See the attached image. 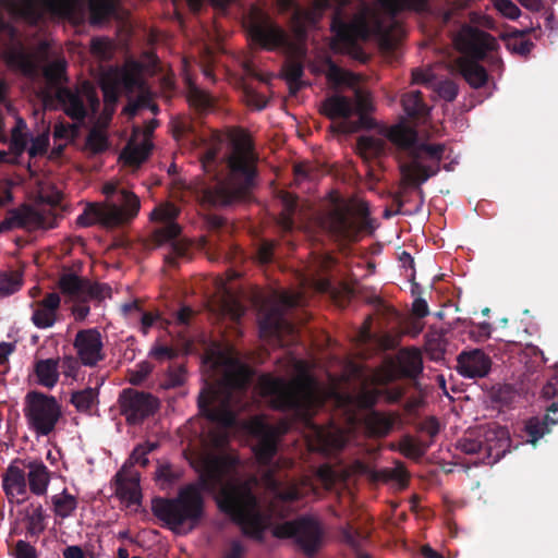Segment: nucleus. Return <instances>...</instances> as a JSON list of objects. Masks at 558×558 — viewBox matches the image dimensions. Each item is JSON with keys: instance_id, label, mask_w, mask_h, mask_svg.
Here are the masks:
<instances>
[{"instance_id": "nucleus-18", "label": "nucleus", "mask_w": 558, "mask_h": 558, "mask_svg": "<svg viewBox=\"0 0 558 558\" xmlns=\"http://www.w3.org/2000/svg\"><path fill=\"white\" fill-rule=\"evenodd\" d=\"M77 0H22L19 14L32 25L41 22L47 13L59 17H71Z\"/></svg>"}, {"instance_id": "nucleus-30", "label": "nucleus", "mask_w": 558, "mask_h": 558, "mask_svg": "<svg viewBox=\"0 0 558 558\" xmlns=\"http://www.w3.org/2000/svg\"><path fill=\"white\" fill-rule=\"evenodd\" d=\"M116 480V495L128 505H140L142 494L140 489V478L137 476L128 477L122 472H118Z\"/></svg>"}, {"instance_id": "nucleus-27", "label": "nucleus", "mask_w": 558, "mask_h": 558, "mask_svg": "<svg viewBox=\"0 0 558 558\" xmlns=\"http://www.w3.org/2000/svg\"><path fill=\"white\" fill-rule=\"evenodd\" d=\"M23 466L28 471L26 474L29 490L37 496L46 495L50 483V471L41 460L25 459Z\"/></svg>"}, {"instance_id": "nucleus-48", "label": "nucleus", "mask_w": 558, "mask_h": 558, "mask_svg": "<svg viewBox=\"0 0 558 558\" xmlns=\"http://www.w3.org/2000/svg\"><path fill=\"white\" fill-rule=\"evenodd\" d=\"M277 3L281 11H293L292 20L298 26L304 23H315L314 12L302 9L295 3V0H277Z\"/></svg>"}, {"instance_id": "nucleus-14", "label": "nucleus", "mask_w": 558, "mask_h": 558, "mask_svg": "<svg viewBox=\"0 0 558 558\" xmlns=\"http://www.w3.org/2000/svg\"><path fill=\"white\" fill-rule=\"evenodd\" d=\"M23 414L28 429L37 437H46L56 430L62 410L56 397L31 390L24 397Z\"/></svg>"}, {"instance_id": "nucleus-57", "label": "nucleus", "mask_w": 558, "mask_h": 558, "mask_svg": "<svg viewBox=\"0 0 558 558\" xmlns=\"http://www.w3.org/2000/svg\"><path fill=\"white\" fill-rule=\"evenodd\" d=\"M78 133V125L64 121H58L54 124L53 137L56 140H73Z\"/></svg>"}, {"instance_id": "nucleus-53", "label": "nucleus", "mask_w": 558, "mask_h": 558, "mask_svg": "<svg viewBox=\"0 0 558 558\" xmlns=\"http://www.w3.org/2000/svg\"><path fill=\"white\" fill-rule=\"evenodd\" d=\"M110 293L111 288L108 284L90 282L87 279L86 287L84 289V298L82 299V301L87 302L88 299L101 301L105 298L110 296Z\"/></svg>"}, {"instance_id": "nucleus-37", "label": "nucleus", "mask_w": 558, "mask_h": 558, "mask_svg": "<svg viewBox=\"0 0 558 558\" xmlns=\"http://www.w3.org/2000/svg\"><path fill=\"white\" fill-rule=\"evenodd\" d=\"M153 144L148 141H143L140 144L130 141L121 153V158L128 166L140 167L150 155Z\"/></svg>"}, {"instance_id": "nucleus-12", "label": "nucleus", "mask_w": 558, "mask_h": 558, "mask_svg": "<svg viewBox=\"0 0 558 558\" xmlns=\"http://www.w3.org/2000/svg\"><path fill=\"white\" fill-rule=\"evenodd\" d=\"M44 105L50 110H62L71 120L83 123L89 110L96 113L99 109V98L95 87L84 82L72 88L57 86L56 90H46L43 95Z\"/></svg>"}, {"instance_id": "nucleus-49", "label": "nucleus", "mask_w": 558, "mask_h": 558, "mask_svg": "<svg viewBox=\"0 0 558 558\" xmlns=\"http://www.w3.org/2000/svg\"><path fill=\"white\" fill-rule=\"evenodd\" d=\"M23 284L22 275L16 271H0V296L17 292Z\"/></svg>"}, {"instance_id": "nucleus-46", "label": "nucleus", "mask_w": 558, "mask_h": 558, "mask_svg": "<svg viewBox=\"0 0 558 558\" xmlns=\"http://www.w3.org/2000/svg\"><path fill=\"white\" fill-rule=\"evenodd\" d=\"M53 511L57 517L65 519L70 517L77 508L76 498L63 489L61 494L54 495L51 498Z\"/></svg>"}, {"instance_id": "nucleus-62", "label": "nucleus", "mask_w": 558, "mask_h": 558, "mask_svg": "<svg viewBox=\"0 0 558 558\" xmlns=\"http://www.w3.org/2000/svg\"><path fill=\"white\" fill-rule=\"evenodd\" d=\"M439 429H440L439 423H438L437 418L434 416H429V417L425 418L424 421L420 422L417 425L418 432L424 433L429 436L430 440L428 442H430V445L433 444L434 438L438 435Z\"/></svg>"}, {"instance_id": "nucleus-44", "label": "nucleus", "mask_w": 558, "mask_h": 558, "mask_svg": "<svg viewBox=\"0 0 558 558\" xmlns=\"http://www.w3.org/2000/svg\"><path fill=\"white\" fill-rule=\"evenodd\" d=\"M70 402L78 412L89 413L92 408L98 402L97 387H87L83 390L74 391Z\"/></svg>"}, {"instance_id": "nucleus-35", "label": "nucleus", "mask_w": 558, "mask_h": 558, "mask_svg": "<svg viewBox=\"0 0 558 558\" xmlns=\"http://www.w3.org/2000/svg\"><path fill=\"white\" fill-rule=\"evenodd\" d=\"M381 396H385L389 402H397L402 392L399 389H362L355 397V403L360 409L372 411Z\"/></svg>"}, {"instance_id": "nucleus-23", "label": "nucleus", "mask_w": 558, "mask_h": 558, "mask_svg": "<svg viewBox=\"0 0 558 558\" xmlns=\"http://www.w3.org/2000/svg\"><path fill=\"white\" fill-rule=\"evenodd\" d=\"M423 372L422 353L416 348L402 349L393 371L385 374L383 383L388 384L397 377L416 379Z\"/></svg>"}, {"instance_id": "nucleus-21", "label": "nucleus", "mask_w": 558, "mask_h": 558, "mask_svg": "<svg viewBox=\"0 0 558 558\" xmlns=\"http://www.w3.org/2000/svg\"><path fill=\"white\" fill-rule=\"evenodd\" d=\"M492 368V360L482 349L463 350L457 356V372L464 378L486 377Z\"/></svg>"}, {"instance_id": "nucleus-6", "label": "nucleus", "mask_w": 558, "mask_h": 558, "mask_svg": "<svg viewBox=\"0 0 558 558\" xmlns=\"http://www.w3.org/2000/svg\"><path fill=\"white\" fill-rule=\"evenodd\" d=\"M252 369L243 364L231 363L220 380L207 383L202 389L197 405L199 413L209 422L229 427L234 423L231 400L234 391H245L252 380Z\"/></svg>"}, {"instance_id": "nucleus-25", "label": "nucleus", "mask_w": 558, "mask_h": 558, "mask_svg": "<svg viewBox=\"0 0 558 558\" xmlns=\"http://www.w3.org/2000/svg\"><path fill=\"white\" fill-rule=\"evenodd\" d=\"M260 337L272 339L282 344V337L287 333L293 336L294 326L289 323L279 308H271L259 320Z\"/></svg>"}, {"instance_id": "nucleus-64", "label": "nucleus", "mask_w": 558, "mask_h": 558, "mask_svg": "<svg viewBox=\"0 0 558 558\" xmlns=\"http://www.w3.org/2000/svg\"><path fill=\"white\" fill-rule=\"evenodd\" d=\"M246 553L245 546L240 539H231L227 548L222 553V558H244Z\"/></svg>"}, {"instance_id": "nucleus-7", "label": "nucleus", "mask_w": 558, "mask_h": 558, "mask_svg": "<svg viewBox=\"0 0 558 558\" xmlns=\"http://www.w3.org/2000/svg\"><path fill=\"white\" fill-rule=\"evenodd\" d=\"M254 434L257 437L253 449L256 460L266 469L262 476L265 487L282 504L291 505L303 499L312 490L310 484L305 481L298 483L283 480L275 470L272 462L278 451V429L265 423H257Z\"/></svg>"}, {"instance_id": "nucleus-16", "label": "nucleus", "mask_w": 558, "mask_h": 558, "mask_svg": "<svg viewBox=\"0 0 558 558\" xmlns=\"http://www.w3.org/2000/svg\"><path fill=\"white\" fill-rule=\"evenodd\" d=\"M272 535L277 538H293L299 549L308 558L316 556L323 544L319 523L306 515L276 525Z\"/></svg>"}, {"instance_id": "nucleus-51", "label": "nucleus", "mask_w": 558, "mask_h": 558, "mask_svg": "<svg viewBox=\"0 0 558 558\" xmlns=\"http://www.w3.org/2000/svg\"><path fill=\"white\" fill-rule=\"evenodd\" d=\"M189 101L199 112H205L214 106L213 97L197 87L190 89Z\"/></svg>"}, {"instance_id": "nucleus-47", "label": "nucleus", "mask_w": 558, "mask_h": 558, "mask_svg": "<svg viewBox=\"0 0 558 558\" xmlns=\"http://www.w3.org/2000/svg\"><path fill=\"white\" fill-rule=\"evenodd\" d=\"M400 451L408 458L420 459L422 458L428 448L430 442L416 440L412 436H404L399 444Z\"/></svg>"}, {"instance_id": "nucleus-61", "label": "nucleus", "mask_w": 558, "mask_h": 558, "mask_svg": "<svg viewBox=\"0 0 558 558\" xmlns=\"http://www.w3.org/2000/svg\"><path fill=\"white\" fill-rule=\"evenodd\" d=\"M458 85L450 80L441 81L437 86V93L439 97L446 101H453L458 96Z\"/></svg>"}, {"instance_id": "nucleus-42", "label": "nucleus", "mask_w": 558, "mask_h": 558, "mask_svg": "<svg viewBox=\"0 0 558 558\" xmlns=\"http://www.w3.org/2000/svg\"><path fill=\"white\" fill-rule=\"evenodd\" d=\"M66 66L65 59L59 58L44 68L43 74L50 87L49 90H56L57 86H63L62 84L68 82Z\"/></svg>"}, {"instance_id": "nucleus-59", "label": "nucleus", "mask_w": 558, "mask_h": 558, "mask_svg": "<svg viewBox=\"0 0 558 558\" xmlns=\"http://www.w3.org/2000/svg\"><path fill=\"white\" fill-rule=\"evenodd\" d=\"M326 64H327L326 77L330 83H332L337 86L347 83V78H345L347 73L339 65H337L331 59H327Z\"/></svg>"}, {"instance_id": "nucleus-1", "label": "nucleus", "mask_w": 558, "mask_h": 558, "mask_svg": "<svg viewBox=\"0 0 558 558\" xmlns=\"http://www.w3.org/2000/svg\"><path fill=\"white\" fill-rule=\"evenodd\" d=\"M230 454L204 452L193 463L198 473L197 483L182 486L174 498L154 497L153 514L174 533L184 524L194 530L205 514L203 490L213 493L222 485L227 474L236 466Z\"/></svg>"}, {"instance_id": "nucleus-43", "label": "nucleus", "mask_w": 558, "mask_h": 558, "mask_svg": "<svg viewBox=\"0 0 558 558\" xmlns=\"http://www.w3.org/2000/svg\"><path fill=\"white\" fill-rule=\"evenodd\" d=\"M282 210L278 216L277 223L284 232H291L294 228V214L298 207V198L284 193L281 198Z\"/></svg>"}, {"instance_id": "nucleus-26", "label": "nucleus", "mask_w": 558, "mask_h": 558, "mask_svg": "<svg viewBox=\"0 0 558 558\" xmlns=\"http://www.w3.org/2000/svg\"><path fill=\"white\" fill-rule=\"evenodd\" d=\"M558 412V402H553L547 408V414L544 417L533 416L525 422L524 432L527 436V442L536 446L537 441L545 435L551 433V427L558 424V417L551 416L549 413Z\"/></svg>"}, {"instance_id": "nucleus-8", "label": "nucleus", "mask_w": 558, "mask_h": 558, "mask_svg": "<svg viewBox=\"0 0 558 558\" xmlns=\"http://www.w3.org/2000/svg\"><path fill=\"white\" fill-rule=\"evenodd\" d=\"M216 501L219 510L231 518L245 537L259 544L265 543L268 518L260 510L258 500L250 487L238 484L225 485Z\"/></svg>"}, {"instance_id": "nucleus-9", "label": "nucleus", "mask_w": 558, "mask_h": 558, "mask_svg": "<svg viewBox=\"0 0 558 558\" xmlns=\"http://www.w3.org/2000/svg\"><path fill=\"white\" fill-rule=\"evenodd\" d=\"M247 33L254 44L267 51L283 49L290 53L282 65L286 81H300L304 75L305 49L298 48L288 33L258 10H253L246 22Z\"/></svg>"}, {"instance_id": "nucleus-38", "label": "nucleus", "mask_w": 558, "mask_h": 558, "mask_svg": "<svg viewBox=\"0 0 558 558\" xmlns=\"http://www.w3.org/2000/svg\"><path fill=\"white\" fill-rule=\"evenodd\" d=\"M26 534L38 537L46 530V513L40 504L32 502L25 511Z\"/></svg>"}, {"instance_id": "nucleus-52", "label": "nucleus", "mask_w": 558, "mask_h": 558, "mask_svg": "<svg viewBox=\"0 0 558 558\" xmlns=\"http://www.w3.org/2000/svg\"><path fill=\"white\" fill-rule=\"evenodd\" d=\"M447 341L441 335L426 336L425 349L432 360L439 361L444 359Z\"/></svg>"}, {"instance_id": "nucleus-54", "label": "nucleus", "mask_w": 558, "mask_h": 558, "mask_svg": "<svg viewBox=\"0 0 558 558\" xmlns=\"http://www.w3.org/2000/svg\"><path fill=\"white\" fill-rule=\"evenodd\" d=\"M86 146L93 154L104 153L109 146L108 138L102 132L94 129L86 137Z\"/></svg>"}, {"instance_id": "nucleus-4", "label": "nucleus", "mask_w": 558, "mask_h": 558, "mask_svg": "<svg viewBox=\"0 0 558 558\" xmlns=\"http://www.w3.org/2000/svg\"><path fill=\"white\" fill-rule=\"evenodd\" d=\"M337 8L333 11L330 31L332 39L331 49L336 53L348 54L360 62H366L367 56L359 44V40H367L372 36L378 37L387 48L392 46L390 28L376 14L366 11L354 14L348 19L344 8L351 0H335Z\"/></svg>"}, {"instance_id": "nucleus-45", "label": "nucleus", "mask_w": 558, "mask_h": 558, "mask_svg": "<svg viewBox=\"0 0 558 558\" xmlns=\"http://www.w3.org/2000/svg\"><path fill=\"white\" fill-rule=\"evenodd\" d=\"M183 473L179 468L170 463L159 464L155 472V481L159 484L161 489H168L178 483Z\"/></svg>"}, {"instance_id": "nucleus-19", "label": "nucleus", "mask_w": 558, "mask_h": 558, "mask_svg": "<svg viewBox=\"0 0 558 558\" xmlns=\"http://www.w3.org/2000/svg\"><path fill=\"white\" fill-rule=\"evenodd\" d=\"M73 347L84 366L94 367L106 357L102 336L97 328L78 330Z\"/></svg>"}, {"instance_id": "nucleus-24", "label": "nucleus", "mask_w": 558, "mask_h": 558, "mask_svg": "<svg viewBox=\"0 0 558 558\" xmlns=\"http://www.w3.org/2000/svg\"><path fill=\"white\" fill-rule=\"evenodd\" d=\"M31 322L38 329L51 328L59 319L61 298L57 292L47 293L44 299L32 303Z\"/></svg>"}, {"instance_id": "nucleus-63", "label": "nucleus", "mask_w": 558, "mask_h": 558, "mask_svg": "<svg viewBox=\"0 0 558 558\" xmlns=\"http://www.w3.org/2000/svg\"><path fill=\"white\" fill-rule=\"evenodd\" d=\"M14 558H38L37 549L28 542L19 539L14 547Z\"/></svg>"}, {"instance_id": "nucleus-58", "label": "nucleus", "mask_w": 558, "mask_h": 558, "mask_svg": "<svg viewBox=\"0 0 558 558\" xmlns=\"http://www.w3.org/2000/svg\"><path fill=\"white\" fill-rule=\"evenodd\" d=\"M186 371L183 365L171 366L165 379L166 388H175L184 384Z\"/></svg>"}, {"instance_id": "nucleus-32", "label": "nucleus", "mask_w": 558, "mask_h": 558, "mask_svg": "<svg viewBox=\"0 0 558 558\" xmlns=\"http://www.w3.org/2000/svg\"><path fill=\"white\" fill-rule=\"evenodd\" d=\"M386 150L387 142L384 138L362 135L356 140V151L365 162H371L374 159L385 156Z\"/></svg>"}, {"instance_id": "nucleus-40", "label": "nucleus", "mask_w": 558, "mask_h": 558, "mask_svg": "<svg viewBox=\"0 0 558 558\" xmlns=\"http://www.w3.org/2000/svg\"><path fill=\"white\" fill-rule=\"evenodd\" d=\"M379 3L392 19L403 11L426 12L428 10L427 0H379Z\"/></svg>"}, {"instance_id": "nucleus-22", "label": "nucleus", "mask_w": 558, "mask_h": 558, "mask_svg": "<svg viewBox=\"0 0 558 558\" xmlns=\"http://www.w3.org/2000/svg\"><path fill=\"white\" fill-rule=\"evenodd\" d=\"M25 459H14L3 474L2 485L10 502L23 504L27 500V478L23 466Z\"/></svg>"}, {"instance_id": "nucleus-55", "label": "nucleus", "mask_w": 558, "mask_h": 558, "mask_svg": "<svg viewBox=\"0 0 558 558\" xmlns=\"http://www.w3.org/2000/svg\"><path fill=\"white\" fill-rule=\"evenodd\" d=\"M518 397V392L514 387L510 384H504L498 386L493 391V398L496 402L501 405H510L514 402Z\"/></svg>"}, {"instance_id": "nucleus-56", "label": "nucleus", "mask_w": 558, "mask_h": 558, "mask_svg": "<svg viewBox=\"0 0 558 558\" xmlns=\"http://www.w3.org/2000/svg\"><path fill=\"white\" fill-rule=\"evenodd\" d=\"M494 8L505 17L509 20H518L521 15V10L511 0H492Z\"/></svg>"}, {"instance_id": "nucleus-60", "label": "nucleus", "mask_w": 558, "mask_h": 558, "mask_svg": "<svg viewBox=\"0 0 558 558\" xmlns=\"http://www.w3.org/2000/svg\"><path fill=\"white\" fill-rule=\"evenodd\" d=\"M218 154L219 147L211 146L208 147L204 154L202 155L201 161L202 166L208 174L214 172L218 166Z\"/></svg>"}, {"instance_id": "nucleus-36", "label": "nucleus", "mask_w": 558, "mask_h": 558, "mask_svg": "<svg viewBox=\"0 0 558 558\" xmlns=\"http://www.w3.org/2000/svg\"><path fill=\"white\" fill-rule=\"evenodd\" d=\"M395 416L372 410L364 418V425L369 435L374 437H386L395 425Z\"/></svg>"}, {"instance_id": "nucleus-13", "label": "nucleus", "mask_w": 558, "mask_h": 558, "mask_svg": "<svg viewBox=\"0 0 558 558\" xmlns=\"http://www.w3.org/2000/svg\"><path fill=\"white\" fill-rule=\"evenodd\" d=\"M320 228L332 239L339 241H356L362 230L372 229V219L367 208L360 210L357 219L352 208L342 202H337L324 211L319 218Z\"/></svg>"}, {"instance_id": "nucleus-20", "label": "nucleus", "mask_w": 558, "mask_h": 558, "mask_svg": "<svg viewBox=\"0 0 558 558\" xmlns=\"http://www.w3.org/2000/svg\"><path fill=\"white\" fill-rule=\"evenodd\" d=\"M484 457L481 461L485 464H494L505 457L510 446L509 433L499 425L481 428Z\"/></svg>"}, {"instance_id": "nucleus-50", "label": "nucleus", "mask_w": 558, "mask_h": 558, "mask_svg": "<svg viewBox=\"0 0 558 558\" xmlns=\"http://www.w3.org/2000/svg\"><path fill=\"white\" fill-rule=\"evenodd\" d=\"M458 448L466 454H482L484 457L481 428L461 438Z\"/></svg>"}, {"instance_id": "nucleus-29", "label": "nucleus", "mask_w": 558, "mask_h": 558, "mask_svg": "<svg viewBox=\"0 0 558 558\" xmlns=\"http://www.w3.org/2000/svg\"><path fill=\"white\" fill-rule=\"evenodd\" d=\"M320 112L331 120L349 119L354 112V105L343 95H332L323 101Z\"/></svg>"}, {"instance_id": "nucleus-15", "label": "nucleus", "mask_w": 558, "mask_h": 558, "mask_svg": "<svg viewBox=\"0 0 558 558\" xmlns=\"http://www.w3.org/2000/svg\"><path fill=\"white\" fill-rule=\"evenodd\" d=\"M179 214V208L171 203L161 204L150 213V219L161 223L153 231L151 242L156 246L170 244V252L165 255V262L173 267L178 265V258L184 257L189 251L185 243L177 240L181 232L180 226L175 222Z\"/></svg>"}, {"instance_id": "nucleus-17", "label": "nucleus", "mask_w": 558, "mask_h": 558, "mask_svg": "<svg viewBox=\"0 0 558 558\" xmlns=\"http://www.w3.org/2000/svg\"><path fill=\"white\" fill-rule=\"evenodd\" d=\"M120 412L129 425H140L159 409V400L146 391L123 389L119 396Z\"/></svg>"}, {"instance_id": "nucleus-11", "label": "nucleus", "mask_w": 558, "mask_h": 558, "mask_svg": "<svg viewBox=\"0 0 558 558\" xmlns=\"http://www.w3.org/2000/svg\"><path fill=\"white\" fill-rule=\"evenodd\" d=\"M118 194V203L88 204L77 217V226L86 228L98 223L105 228H118L131 223L140 213L141 201L125 189Z\"/></svg>"}, {"instance_id": "nucleus-5", "label": "nucleus", "mask_w": 558, "mask_h": 558, "mask_svg": "<svg viewBox=\"0 0 558 558\" xmlns=\"http://www.w3.org/2000/svg\"><path fill=\"white\" fill-rule=\"evenodd\" d=\"M258 389L275 410L291 412L305 424L323 405L318 383L307 373L292 380L265 374L258 379Z\"/></svg>"}, {"instance_id": "nucleus-3", "label": "nucleus", "mask_w": 558, "mask_h": 558, "mask_svg": "<svg viewBox=\"0 0 558 558\" xmlns=\"http://www.w3.org/2000/svg\"><path fill=\"white\" fill-rule=\"evenodd\" d=\"M386 136L398 149L401 184L415 187L423 202L421 185L439 173L445 144L420 142L417 131L404 124L391 126Z\"/></svg>"}, {"instance_id": "nucleus-41", "label": "nucleus", "mask_w": 558, "mask_h": 558, "mask_svg": "<svg viewBox=\"0 0 558 558\" xmlns=\"http://www.w3.org/2000/svg\"><path fill=\"white\" fill-rule=\"evenodd\" d=\"M404 112L413 119H423L429 114L428 106L423 101L420 90H412L402 96L401 99Z\"/></svg>"}, {"instance_id": "nucleus-39", "label": "nucleus", "mask_w": 558, "mask_h": 558, "mask_svg": "<svg viewBox=\"0 0 558 558\" xmlns=\"http://www.w3.org/2000/svg\"><path fill=\"white\" fill-rule=\"evenodd\" d=\"M86 281L87 279L82 278L73 272H64L58 280V287L62 294L69 295L76 301H82L84 298Z\"/></svg>"}, {"instance_id": "nucleus-34", "label": "nucleus", "mask_w": 558, "mask_h": 558, "mask_svg": "<svg viewBox=\"0 0 558 558\" xmlns=\"http://www.w3.org/2000/svg\"><path fill=\"white\" fill-rule=\"evenodd\" d=\"M59 363L60 359H46L35 362L34 373L38 385L51 389L58 384L60 376Z\"/></svg>"}, {"instance_id": "nucleus-31", "label": "nucleus", "mask_w": 558, "mask_h": 558, "mask_svg": "<svg viewBox=\"0 0 558 558\" xmlns=\"http://www.w3.org/2000/svg\"><path fill=\"white\" fill-rule=\"evenodd\" d=\"M120 0H88L89 23L100 26L116 16Z\"/></svg>"}, {"instance_id": "nucleus-33", "label": "nucleus", "mask_w": 558, "mask_h": 558, "mask_svg": "<svg viewBox=\"0 0 558 558\" xmlns=\"http://www.w3.org/2000/svg\"><path fill=\"white\" fill-rule=\"evenodd\" d=\"M532 32L531 28L517 29L512 28L509 33L500 35V39L505 41L506 48L512 53L526 57L532 51L534 44L530 39H524Z\"/></svg>"}, {"instance_id": "nucleus-10", "label": "nucleus", "mask_w": 558, "mask_h": 558, "mask_svg": "<svg viewBox=\"0 0 558 558\" xmlns=\"http://www.w3.org/2000/svg\"><path fill=\"white\" fill-rule=\"evenodd\" d=\"M453 41L463 54L456 62L458 71L471 87H483L488 81V73L480 61L499 48L497 39L485 31L465 24L456 34Z\"/></svg>"}, {"instance_id": "nucleus-28", "label": "nucleus", "mask_w": 558, "mask_h": 558, "mask_svg": "<svg viewBox=\"0 0 558 558\" xmlns=\"http://www.w3.org/2000/svg\"><path fill=\"white\" fill-rule=\"evenodd\" d=\"M45 223L44 216L36 209L25 206L20 209H13L1 222V229L12 228H39Z\"/></svg>"}, {"instance_id": "nucleus-2", "label": "nucleus", "mask_w": 558, "mask_h": 558, "mask_svg": "<svg viewBox=\"0 0 558 558\" xmlns=\"http://www.w3.org/2000/svg\"><path fill=\"white\" fill-rule=\"evenodd\" d=\"M257 155L247 137L233 141L232 149L225 157L227 174L217 173L209 181L201 182L196 197L204 208H225L246 201L257 178Z\"/></svg>"}]
</instances>
